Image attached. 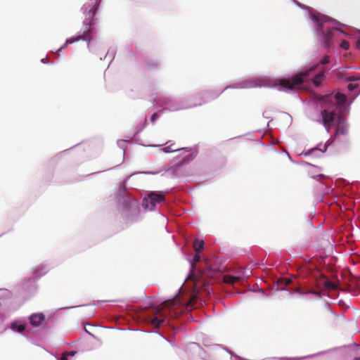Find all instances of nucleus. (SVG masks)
I'll use <instances>...</instances> for the list:
<instances>
[{
  "instance_id": "nucleus-1",
  "label": "nucleus",
  "mask_w": 360,
  "mask_h": 360,
  "mask_svg": "<svg viewBox=\"0 0 360 360\" xmlns=\"http://www.w3.org/2000/svg\"><path fill=\"white\" fill-rule=\"evenodd\" d=\"M197 300L196 295H193L188 302L183 303L179 296L172 300L164 301L161 306L151 307L143 312V316L147 321L150 322L155 328H159L162 323L167 321V317L176 318L182 313L179 310L181 307L188 309L193 307Z\"/></svg>"
},
{
  "instance_id": "nucleus-2",
  "label": "nucleus",
  "mask_w": 360,
  "mask_h": 360,
  "mask_svg": "<svg viewBox=\"0 0 360 360\" xmlns=\"http://www.w3.org/2000/svg\"><path fill=\"white\" fill-rule=\"evenodd\" d=\"M84 13L86 15V18L84 20V25L86 26V30H84L82 34L78 35L75 37H71L70 39H68L65 43L58 49V52L60 51L62 49L65 48L68 44H71L75 41H79L80 39H84L88 41L89 42L91 41V38L90 37V34L93 31V27H91V23L96 14V11L97 10V5L96 3L91 4H85L84 6Z\"/></svg>"
},
{
  "instance_id": "nucleus-3",
  "label": "nucleus",
  "mask_w": 360,
  "mask_h": 360,
  "mask_svg": "<svg viewBox=\"0 0 360 360\" xmlns=\"http://www.w3.org/2000/svg\"><path fill=\"white\" fill-rule=\"evenodd\" d=\"M323 101V109L321 111L322 124L328 132L330 131L334 124V122L338 119V114L336 113V109L334 108L335 104L333 98L330 95L322 97Z\"/></svg>"
},
{
  "instance_id": "nucleus-4",
  "label": "nucleus",
  "mask_w": 360,
  "mask_h": 360,
  "mask_svg": "<svg viewBox=\"0 0 360 360\" xmlns=\"http://www.w3.org/2000/svg\"><path fill=\"white\" fill-rule=\"evenodd\" d=\"M319 64L314 65L307 70H302L297 75L292 77L290 79H280L279 86L283 90L292 91L296 86L301 85L304 82L308 81L309 77L311 73L316 70Z\"/></svg>"
},
{
  "instance_id": "nucleus-5",
  "label": "nucleus",
  "mask_w": 360,
  "mask_h": 360,
  "mask_svg": "<svg viewBox=\"0 0 360 360\" xmlns=\"http://www.w3.org/2000/svg\"><path fill=\"white\" fill-rule=\"evenodd\" d=\"M313 20L317 23V29L321 35V42L322 45L326 49L329 48L333 44L332 39L335 32L338 31V29L333 27L324 31L322 23L323 19L320 20L318 16L314 15L313 16Z\"/></svg>"
},
{
  "instance_id": "nucleus-6",
  "label": "nucleus",
  "mask_w": 360,
  "mask_h": 360,
  "mask_svg": "<svg viewBox=\"0 0 360 360\" xmlns=\"http://www.w3.org/2000/svg\"><path fill=\"white\" fill-rule=\"evenodd\" d=\"M165 200V195L160 193L150 192L143 200L142 206L145 209L153 210L157 204Z\"/></svg>"
},
{
  "instance_id": "nucleus-7",
  "label": "nucleus",
  "mask_w": 360,
  "mask_h": 360,
  "mask_svg": "<svg viewBox=\"0 0 360 360\" xmlns=\"http://www.w3.org/2000/svg\"><path fill=\"white\" fill-rule=\"evenodd\" d=\"M336 129L334 134L335 136L339 135H346L348 133V124L343 117L342 112H338V119L335 122Z\"/></svg>"
},
{
  "instance_id": "nucleus-8",
  "label": "nucleus",
  "mask_w": 360,
  "mask_h": 360,
  "mask_svg": "<svg viewBox=\"0 0 360 360\" xmlns=\"http://www.w3.org/2000/svg\"><path fill=\"white\" fill-rule=\"evenodd\" d=\"M245 270H240L237 275L231 276V275H224L223 276V282L229 284H233L236 282L240 281L243 279L246 276L245 274Z\"/></svg>"
},
{
  "instance_id": "nucleus-9",
  "label": "nucleus",
  "mask_w": 360,
  "mask_h": 360,
  "mask_svg": "<svg viewBox=\"0 0 360 360\" xmlns=\"http://www.w3.org/2000/svg\"><path fill=\"white\" fill-rule=\"evenodd\" d=\"M205 268L200 272L202 276L213 278L219 271L218 268H212L211 264L207 260L205 261Z\"/></svg>"
},
{
  "instance_id": "nucleus-10",
  "label": "nucleus",
  "mask_w": 360,
  "mask_h": 360,
  "mask_svg": "<svg viewBox=\"0 0 360 360\" xmlns=\"http://www.w3.org/2000/svg\"><path fill=\"white\" fill-rule=\"evenodd\" d=\"M45 321V316L43 313L33 314L30 316V322L32 326L37 327Z\"/></svg>"
},
{
  "instance_id": "nucleus-11",
  "label": "nucleus",
  "mask_w": 360,
  "mask_h": 360,
  "mask_svg": "<svg viewBox=\"0 0 360 360\" xmlns=\"http://www.w3.org/2000/svg\"><path fill=\"white\" fill-rule=\"evenodd\" d=\"M334 98L336 101V103H334V104H335L334 108H335L338 111H341L342 108L345 106V104L347 101V98H346L345 95L340 94V93H337L335 95Z\"/></svg>"
},
{
  "instance_id": "nucleus-12",
  "label": "nucleus",
  "mask_w": 360,
  "mask_h": 360,
  "mask_svg": "<svg viewBox=\"0 0 360 360\" xmlns=\"http://www.w3.org/2000/svg\"><path fill=\"white\" fill-rule=\"evenodd\" d=\"M325 72L321 71L319 74H316L312 79V83L316 87L321 86V82L325 79Z\"/></svg>"
},
{
  "instance_id": "nucleus-13",
  "label": "nucleus",
  "mask_w": 360,
  "mask_h": 360,
  "mask_svg": "<svg viewBox=\"0 0 360 360\" xmlns=\"http://www.w3.org/2000/svg\"><path fill=\"white\" fill-rule=\"evenodd\" d=\"M11 328L13 330H16L19 333L23 332L26 328V325L21 321H14L11 325Z\"/></svg>"
},
{
  "instance_id": "nucleus-14",
  "label": "nucleus",
  "mask_w": 360,
  "mask_h": 360,
  "mask_svg": "<svg viewBox=\"0 0 360 360\" xmlns=\"http://www.w3.org/2000/svg\"><path fill=\"white\" fill-rule=\"evenodd\" d=\"M186 150L187 152H190L191 151V148H176L175 146V144H171L167 147H165L163 148V150L165 152V153H171V152H175V151H179V150Z\"/></svg>"
},
{
  "instance_id": "nucleus-15",
  "label": "nucleus",
  "mask_w": 360,
  "mask_h": 360,
  "mask_svg": "<svg viewBox=\"0 0 360 360\" xmlns=\"http://www.w3.org/2000/svg\"><path fill=\"white\" fill-rule=\"evenodd\" d=\"M205 243L202 240L195 239L193 242V248L196 253H200L204 248Z\"/></svg>"
},
{
  "instance_id": "nucleus-16",
  "label": "nucleus",
  "mask_w": 360,
  "mask_h": 360,
  "mask_svg": "<svg viewBox=\"0 0 360 360\" xmlns=\"http://www.w3.org/2000/svg\"><path fill=\"white\" fill-rule=\"evenodd\" d=\"M296 292L300 293V294H312L316 296L320 297L321 295V291H316V290H309V291H302L300 288H297L295 290Z\"/></svg>"
},
{
  "instance_id": "nucleus-17",
  "label": "nucleus",
  "mask_w": 360,
  "mask_h": 360,
  "mask_svg": "<svg viewBox=\"0 0 360 360\" xmlns=\"http://www.w3.org/2000/svg\"><path fill=\"white\" fill-rule=\"evenodd\" d=\"M323 286L326 289H332V290H337L338 286L334 283L329 281H326L323 283Z\"/></svg>"
},
{
  "instance_id": "nucleus-18",
  "label": "nucleus",
  "mask_w": 360,
  "mask_h": 360,
  "mask_svg": "<svg viewBox=\"0 0 360 360\" xmlns=\"http://www.w3.org/2000/svg\"><path fill=\"white\" fill-rule=\"evenodd\" d=\"M200 257L198 255V253H196V255L193 257V262L191 263V267L192 269H195L196 264L200 261Z\"/></svg>"
},
{
  "instance_id": "nucleus-19",
  "label": "nucleus",
  "mask_w": 360,
  "mask_h": 360,
  "mask_svg": "<svg viewBox=\"0 0 360 360\" xmlns=\"http://www.w3.org/2000/svg\"><path fill=\"white\" fill-rule=\"evenodd\" d=\"M76 354V352L72 351L69 352H65L63 354L60 360H68V356H73Z\"/></svg>"
},
{
  "instance_id": "nucleus-20",
  "label": "nucleus",
  "mask_w": 360,
  "mask_h": 360,
  "mask_svg": "<svg viewBox=\"0 0 360 360\" xmlns=\"http://www.w3.org/2000/svg\"><path fill=\"white\" fill-rule=\"evenodd\" d=\"M340 47L345 50H348L349 49V44L348 41L342 40L340 44Z\"/></svg>"
},
{
  "instance_id": "nucleus-21",
  "label": "nucleus",
  "mask_w": 360,
  "mask_h": 360,
  "mask_svg": "<svg viewBox=\"0 0 360 360\" xmlns=\"http://www.w3.org/2000/svg\"><path fill=\"white\" fill-rule=\"evenodd\" d=\"M330 57L328 56H325L324 58L320 60L319 63L321 65H326L329 63Z\"/></svg>"
},
{
  "instance_id": "nucleus-22",
  "label": "nucleus",
  "mask_w": 360,
  "mask_h": 360,
  "mask_svg": "<svg viewBox=\"0 0 360 360\" xmlns=\"http://www.w3.org/2000/svg\"><path fill=\"white\" fill-rule=\"evenodd\" d=\"M291 282V280L289 278H281L278 281V283H284L285 285H288Z\"/></svg>"
},
{
  "instance_id": "nucleus-23",
  "label": "nucleus",
  "mask_w": 360,
  "mask_h": 360,
  "mask_svg": "<svg viewBox=\"0 0 360 360\" xmlns=\"http://www.w3.org/2000/svg\"><path fill=\"white\" fill-rule=\"evenodd\" d=\"M358 80H360V77L349 76L347 78V81H348V82H354V81H358Z\"/></svg>"
},
{
  "instance_id": "nucleus-24",
  "label": "nucleus",
  "mask_w": 360,
  "mask_h": 360,
  "mask_svg": "<svg viewBox=\"0 0 360 360\" xmlns=\"http://www.w3.org/2000/svg\"><path fill=\"white\" fill-rule=\"evenodd\" d=\"M359 86V84H349L347 88L349 91H353Z\"/></svg>"
},
{
  "instance_id": "nucleus-25",
  "label": "nucleus",
  "mask_w": 360,
  "mask_h": 360,
  "mask_svg": "<svg viewBox=\"0 0 360 360\" xmlns=\"http://www.w3.org/2000/svg\"><path fill=\"white\" fill-rule=\"evenodd\" d=\"M157 117H158V114H157L156 112H155V113L152 115V117H151V121H152L153 122H154L156 120Z\"/></svg>"
},
{
  "instance_id": "nucleus-26",
  "label": "nucleus",
  "mask_w": 360,
  "mask_h": 360,
  "mask_svg": "<svg viewBox=\"0 0 360 360\" xmlns=\"http://www.w3.org/2000/svg\"><path fill=\"white\" fill-rule=\"evenodd\" d=\"M356 48L357 49H360V39H359L356 42Z\"/></svg>"
},
{
  "instance_id": "nucleus-27",
  "label": "nucleus",
  "mask_w": 360,
  "mask_h": 360,
  "mask_svg": "<svg viewBox=\"0 0 360 360\" xmlns=\"http://www.w3.org/2000/svg\"><path fill=\"white\" fill-rule=\"evenodd\" d=\"M316 149L314 148V149H311V150H308L307 153H305V155H309L312 151L315 150Z\"/></svg>"
},
{
  "instance_id": "nucleus-28",
  "label": "nucleus",
  "mask_w": 360,
  "mask_h": 360,
  "mask_svg": "<svg viewBox=\"0 0 360 360\" xmlns=\"http://www.w3.org/2000/svg\"><path fill=\"white\" fill-rule=\"evenodd\" d=\"M46 60H48V58H44V59H42V60H41V61H42L43 63L46 62Z\"/></svg>"
},
{
  "instance_id": "nucleus-29",
  "label": "nucleus",
  "mask_w": 360,
  "mask_h": 360,
  "mask_svg": "<svg viewBox=\"0 0 360 360\" xmlns=\"http://www.w3.org/2000/svg\"><path fill=\"white\" fill-rule=\"evenodd\" d=\"M85 330H86V332H87L88 333H89V334H90V333L89 332V329H86V328H85Z\"/></svg>"
},
{
  "instance_id": "nucleus-30",
  "label": "nucleus",
  "mask_w": 360,
  "mask_h": 360,
  "mask_svg": "<svg viewBox=\"0 0 360 360\" xmlns=\"http://www.w3.org/2000/svg\"><path fill=\"white\" fill-rule=\"evenodd\" d=\"M85 330H86V332H87L88 333H89V334H90V333L89 332V329H86V328H85Z\"/></svg>"
},
{
  "instance_id": "nucleus-31",
  "label": "nucleus",
  "mask_w": 360,
  "mask_h": 360,
  "mask_svg": "<svg viewBox=\"0 0 360 360\" xmlns=\"http://www.w3.org/2000/svg\"><path fill=\"white\" fill-rule=\"evenodd\" d=\"M151 65L153 67V66H156L157 65L155 63H153V64H151Z\"/></svg>"
},
{
  "instance_id": "nucleus-32",
  "label": "nucleus",
  "mask_w": 360,
  "mask_h": 360,
  "mask_svg": "<svg viewBox=\"0 0 360 360\" xmlns=\"http://www.w3.org/2000/svg\"><path fill=\"white\" fill-rule=\"evenodd\" d=\"M354 360H360V358H356Z\"/></svg>"
}]
</instances>
